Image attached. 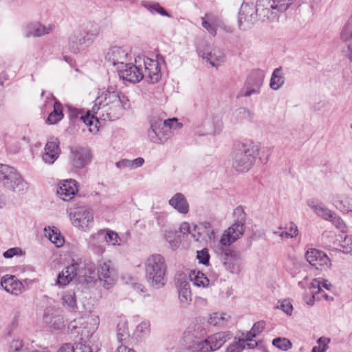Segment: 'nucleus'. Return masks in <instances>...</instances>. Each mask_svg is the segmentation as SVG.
<instances>
[{
	"instance_id": "ea45409f",
	"label": "nucleus",
	"mask_w": 352,
	"mask_h": 352,
	"mask_svg": "<svg viewBox=\"0 0 352 352\" xmlns=\"http://www.w3.org/2000/svg\"><path fill=\"white\" fill-rule=\"evenodd\" d=\"M281 67L276 68L274 70L270 86L273 90H278L284 84V78L280 74Z\"/></svg>"
},
{
	"instance_id": "4d7b16f0",
	"label": "nucleus",
	"mask_w": 352,
	"mask_h": 352,
	"mask_svg": "<svg viewBox=\"0 0 352 352\" xmlns=\"http://www.w3.org/2000/svg\"><path fill=\"white\" fill-rule=\"evenodd\" d=\"M265 327V322L263 320L258 321L253 325L250 332V336L252 338H254L258 333H261Z\"/></svg>"
},
{
	"instance_id": "393cba45",
	"label": "nucleus",
	"mask_w": 352,
	"mask_h": 352,
	"mask_svg": "<svg viewBox=\"0 0 352 352\" xmlns=\"http://www.w3.org/2000/svg\"><path fill=\"white\" fill-rule=\"evenodd\" d=\"M104 239L103 234V230L101 229L97 232L92 234L88 240L89 248L98 255H102L104 251Z\"/></svg>"
},
{
	"instance_id": "dca6fc26",
	"label": "nucleus",
	"mask_w": 352,
	"mask_h": 352,
	"mask_svg": "<svg viewBox=\"0 0 352 352\" xmlns=\"http://www.w3.org/2000/svg\"><path fill=\"white\" fill-rule=\"evenodd\" d=\"M265 78V72L256 69L252 72L245 83V91L243 94L244 97H249L252 94H258Z\"/></svg>"
},
{
	"instance_id": "a878e982",
	"label": "nucleus",
	"mask_w": 352,
	"mask_h": 352,
	"mask_svg": "<svg viewBox=\"0 0 352 352\" xmlns=\"http://www.w3.org/2000/svg\"><path fill=\"white\" fill-rule=\"evenodd\" d=\"M104 99L108 101L106 104H102V100L98 102L100 106L102 105V108H105L109 103L116 104L117 106L120 104L124 109H128L131 107L130 100L121 92L109 94V96H104Z\"/></svg>"
},
{
	"instance_id": "f3484780",
	"label": "nucleus",
	"mask_w": 352,
	"mask_h": 352,
	"mask_svg": "<svg viewBox=\"0 0 352 352\" xmlns=\"http://www.w3.org/2000/svg\"><path fill=\"white\" fill-rule=\"evenodd\" d=\"M199 55L214 67H218L225 61V54L218 47H208L203 50H199Z\"/></svg>"
},
{
	"instance_id": "bb28decb",
	"label": "nucleus",
	"mask_w": 352,
	"mask_h": 352,
	"mask_svg": "<svg viewBox=\"0 0 352 352\" xmlns=\"http://www.w3.org/2000/svg\"><path fill=\"white\" fill-rule=\"evenodd\" d=\"M232 335L229 331H221L207 338L210 351H214L221 347L226 342L230 340Z\"/></svg>"
},
{
	"instance_id": "864d4df0",
	"label": "nucleus",
	"mask_w": 352,
	"mask_h": 352,
	"mask_svg": "<svg viewBox=\"0 0 352 352\" xmlns=\"http://www.w3.org/2000/svg\"><path fill=\"white\" fill-rule=\"evenodd\" d=\"M149 324L147 322H142L139 324L135 329V334L138 338H142L148 333Z\"/></svg>"
},
{
	"instance_id": "e2e57ef3",
	"label": "nucleus",
	"mask_w": 352,
	"mask_h": 352,
	"mask_svg": "<svg viewBox=\"0 0 352 352\" xmlns=\"http://www.w3.org/2000/svg\"><path fill=\"white\" fill-rule=\"evenodd\" d=\"M154 217L158 225L164 227L166 223L167 214L164 212H155Z\"/></svg>"
},
{
	"instance_id": "c9c22d12",
	"label": "nucleus",
	"mask_w": 352,
	"mask_h": 352,
	"mask_svg": "<svg viewBox=\"0 0 352 352\" xmlns=\"http://www.w3.org/2000/svg\"><path fill=\"white\" fill-rule=\"evenodd\" d=\"M189 278L198 287H205L209 285V279L199 271L192 270L189 274Z\"/></svg>"
},
{
	"instance_id": "c756f323",
	"label": "nucleus",
	"mask_w": 352,
	"mask_h": 352,
	"mask_svg": "<svg viewBox=\"0 0 352 352\" xmlns=\"http://www.w3.org/2000/svg\"><path fill=\"white\" fill-rule=\"evenodd\" d=\"M274 234L279 236L282 239L296 237L298 234V227L291 222L283 227H279L277 230L273 232Z\"/></svg>"
},
{
	"instance_id": "72a5a7b5",
	"label": "nucleus",
	"mask_w": 352,
	"mask_h": 352,
	"mask_svg": "<svg viewBox=\"0 0 352 352\" xmlns=\"http://www.w3.org/2000/svg\"><path fill=\"white\" fill-rule=\"evenodd\" d=\"M45 236L54 243L56 247L59 248L63 245L65 243L64 237L61 235L60 232L57 228L49 227L44 229Z\"/></svg>"
},
{
	"instance_id": "cd10ccee",
	"label": "nucleus",
	"mask_w": 352,
	"mask_h": 352,
	"mask_svg": "<svg viewBox=\"0 0 352 352\" xmlns=\"http://www.w3.org/2000/svg\"><path fill=\"white\" fill-rule=\"evenodd\" d=\"M82 322H80L81 325L80 328L82 334H87V336L91 335L98 329L100 320L97 316L89 315L80 318Z\"/></svg>"
},
{
	"instance_id": "49530a36",
	"label": "nucleus",
	"mask_w": 352,
	"mask_h": 352,
	"mask_svg": "<svg viewBox=\"0 0 352 352\" xmlns=\"http://www.w3.org/2000/svg\"><path fill=\"white\" fill-rule=\"evenodd\" d=\"M272 344L283 351H287L292 346V344L290 340L286 338H274L272 341Z\"/></svg>"
},
{
	"instance_id": "69168bd1",
	"label": "nucleus",
	"mask_w": 352,
	"mask_h": 352,
	"mask_svg": "<svg viewBox=\"0 0 352 352\" xmlns=\"http://www.w3.org/2000/svg\"><path fill=\"white\" fill-rule=\"evenodd\" d=\"M278 308L280 309L287 315H291L293 310L292 305L287 300L283 301L280 305L278 306Z\"/></svg>"
},
{
	"instance_id": "774afa93",
	"label": "nucleus",
	"mask_w": 352,
	"mask_h": 352,
	"mask_svg": "<svg viewBox=\"0 0 352 352\" xmlns=\"http://www.w3.org/2000/svg\"><path fill=\"white\" fill-rule=\"evenodd\" d=\"M116 166L119 168H129L132 167V162L129 160H122L116 162Z\"/></svg>"
},
{
	"instance_id": "680f3d73",
	"label": "nucleus",
	"mask_w": 352,
	"mask_h": 352,
	"mask_svg": "<svg viewBox=\"0 0 352 352\" xmlns=\"http://www.w3.org/2000/svg\"><path fill=\"white\" fill-rule=\"evenodd\" d=\"M201 25L202 26L206 29L210 34L212 36H215L217 34V26L214 24L210 23V21H206L205 18H201Z\"/></svg>"
},
{
	"instance_id": "a18cd8bd",
	"label": "nucleus",
	"mask_w": 352,
	"mask_h": 352,
	"mask_svg": "<svg viewBox=\"0 0 352 352\" xmlns=\"http://www.w3.org/2000/svg\"><path fill=\"white\" fill-rule=\"evenodd\" d=\"M142 5L146 8L151 13L155 14L158 13L162 16L170 17V14L167 11L165 10L158 3H151L145 1L142 3Z\"/></svg>"
},
{
	"instance_id": "c85d7f7f",
	"label": "nucleus",
	"mask_w": 352,
	"mask_h": 352,
	"mask_svg": "<svg viewBox=\"0 0 352 352\" xmlns=\"http://www.w3.org/2000/svg\"><path fill=\"white\" fill-rule=\"evenodd\" d=\"M168 203L180 214H186L189 211V204L184 195L180 192L176 193Z\"/></svg>"
},
{
	"instance_id": "ddd939ff",
	"label": "nucleus",
	"mask_w": 352,
	"mask_h": 352,
	"mask_svg": "<svg viewBox=\"0 0 352 352\" xmlns=\"http://www.w3.org/2000/svg\"><path fill=\"white\" fill-rule=\"evenodd\" d=\"M69 117L71 120L80 118V119L87 125L91 133H96L98 131V124L100 123L98 118L94 115H91L89 111H87L85 114L82 109L67 106Z\"/></svg>"
},
{
	"instance_id": "4c0bfd02",
	"label": "nucleus",
	"mask_w": 352,
	"mask_h": 352,
	"mask_svg": "<svg viewBox=\"0 0 352 352\" xmlns=\"http://www.w3.org/2000/svg\"><path fill=\"white\" fill-rule=\"evenodd\" d=\"M335 206L343 212H352V199L347 197H338L334 201Z\"/></svg>"
},
{
	"instance_id": "338daca9",
	"label": "nucleus",
	"mask_w": 352,
	"mask_h": 352,
	"mask_svg": "<svg viewBox=\"0 0 352 352\" xmlns=\"http://www.w3.org/2000/svg\"><path fill=\"white\" fill-rule=\"evenodd\" d=\"M204 18L206 19V21H210V23H211L212 24H214L217 27H218L220 25L221 21L212 13H206Z\"/></svg>"
},
{
	"instance_id": "0eeeda50",
	"label": "nucleus",
	"mask_w": 352,
	"mask_h": 352,
	"mask_svg": "<svg viewBox=\"0 0 352 352\" xmlns=\"http://www.w3.org/2000/svg\"><path fill=\"white\" fill-rule=\"evenodd\" d=\"M206 334L205 329L201 324H195L193 329L189 327L184 333V341L186 344L188 352H208L209 347L207 338L204 340L201 338Z\"/></svg>"
},
{
	"instance_id": "a19ab883",
	"label": "nucleus",
	"mask_w": 352,
	"mask_h": 352,
	"mask_svg": "<svg viewBox=\"0 0 352 352\" xmlns=\"http://www.w3.org/2000/svg\"><path fill=\"white\" fill-rule=\"evenodd\" d=\"M58 352H92V350L89 346L86 344H77L74 346L70 344H65Z\"/></svg>"
},
{
	"instance_id": "c03bdc74",
	"label": "nucleus",
	"mask_w": 352,
	"mask_h": 352,
	"mask_svg": "<svg viewBox=\"0 0 352 352\" xmlns=\"http://www.w3.org/2000/svg\"><path fill=\"white\" fill-rule=\"evenodd\" d=\"M63 304L71 310L77 308L76 294L73 291H68L64 293L62 297Z\"/></svg>"
},
{
	"instance_id": "20e7f679",
	"label": "nucleus",
	"mask_w": 352,
	"mask_h": 352,
	"mask_svg": "<svg viewBox=\"0 0 352 352\" xmlns=\"http://www.w3.org/2000/svg\"><path fill=\"white\" fill-rule=\"evenodd\" d=\"M145 271L148 282L153 287L160 288L164 285L166 265L162 256L160 254L150 256L145 262Z\"/></svg>"
},
{
	"instance_id": "052dcab7",
	"label": "nucleus",
	"mask_w": 352,
	"mask_h": 352,
	"mask_svg": "<svg viewBox=\"0 0 352 352\" xmlns=\"http://www.w3.org/2000/svg\"><path fill=\"white\" fill-rule=\"evenodd\" d=\"M23 251L20 248H12L3 252L6 258H11L14 256L22 255Z\"/></svg>"
},
{
	"instance_id": "5701e85b",
	"label": "nucleus",
	"mask_w": 352,
	"mask_h": 352,
	"mask_svg": "<svg viewBox=\"0 0 352 352\" xmlns=\"http://www.w3.org/2000/svg\"><path fill=\"white\" fill-rule=\"evenodd\" d=\"M178 292V298L182 307H187L192 301V294L190 284L186 280L178 279L176 282Z\"/></svg>"
},
{
	"instance_id": "6ab92c4d",
	"label": "nucleus",
	"mask_w": 352,
	"mask_h": 352,
	"mask_svg": "<svg viewBox=\"0 0 352 352\" xmlns=\"http://www.w3.org/2000/svg\"><path fill=\"white\" fill-rule=\"evenodd\" d=\"M77 182L74 179H66L58 184L57 194L64 201L71 200L78 192Z\"/></svg>"
},
{
	"instance_id": "473e14b6",
	"label": "nucleus",
	"mask_w": 352,
	"mask_h": 352,
	"mask_svg": "<svg viewBox=\"0 0 352 352\" xmlns=\"http://www.w3.org/2000/svg\"><path fill=\"white\" fill-rule=\"evenodd\" d=\"M117 338L121 344H131L127 322L124 320L118 323Z\"/></svg>"
},
{
	"instance_id": "6e6d98bb",
	"label": "nucleus",
	"mask_w": 352,
	"mask_h": 352,
	"mask_svg": "<svg viewBox=\"0 0 352 352\" xmlns=\"http://www.w3.org/2000/svg\"><path fill=\"white\" fill-rule=\"evenodd\" d=\"M245 340H239L238 342L230 344L226 349V352H241L245 348Z\"/></svg>"
},
{
	"instance_id": "a211bd4d",
	"label": "nucleus",
	"mask_w": 352,
	"mask_h": 352,
	"mask_svg": "<svg viewBox=\"0 0 352 352\" xmlns=\"http://www.w3.org/2000/svg\"><path fill=\"white\" fill-rule=\"evenodd\" d=\"M58 138L50 137L45 144V151L42 155L43 160L49 164H52L59 157L60 148Z\"/></svg>"
},
{
	"instance_id": "f8f14e48",
	"label": "nucleus",
	"mask_w": 352,
	"mask_h": 352,
	"mask_svg": "<svg viewBox=\"0 0 352 352\" xmlns=\"http://www.w3.org/2000/svg\"><path fill=\"white\" fill-rule=\"evenodd\" d=\"M91 151L86 147H70L69 164L75 170H80L88 165L91 160Z\"/></svg>"
},
{
	"instance_id": "603ef678",
	"label": "nucleus",
	"mask_w": 352,
	"mask_h": 352,
	"mask_svg": "<svg viewBox=\"0 0 352 352\" xmlns=\"http://www.w3.org/2000/svg\"><path fill=\"white\" fill-rule=\"evenodd\" d=\"M162 124L166 128H169L170 131L172 132V130H175L177 129H180L182 127V124L178 122V120L177 118L168 119L166 120H162Z\"/></svg>"
},
{
	"instance_id": "7ed1b4c3",
	"label": "nucleus",
	"mask_w": 352,
	"mask_h": 352,
	"mask_svg": "<svg viewBox=\"0 0 352 352\" xmlns=\"http://www.w3.org/2000/svg\"><path fill=\"white\" fill-rule=\"evenodd\" d=\"M133 83L146 78L151 83L157 82L161 78L159 63L144 55L137 56L133 62Z\"/></svg>"
},
{
	"instance_id": "3c124183",
	"label": "nucleus",
	"mask_w": 352,
	"mask_h": 352,
	"mask_svg": "<svg viewBox=\"0 0 352 352\" xmlns=\"http://www.w3.org/2000/svg\"><path fill=\"white\" fill-rule=\"evenodd\" d=\"M332 223L341 232H346V226L344 223L343 220L338 217L335 212H333L331 219H329Z\"/></svg>"
},
{
	"instance_id": "4468645a",
	"label": "nucleus",
	"mask_w": 352,
	"mask_h": 352,
	"mask_svg": "<svg viewBox=\"0 0 352 352\" xmlns=\"http://www.w3.org/2000/svg\"><path fill=\"white\" fill-rule=\"evenodd\" d=\"M98 276L104 287L109 289L113 285L116 274L111 261L100 262L98 267Z\"/></svg>"
},
{
	"instance_id": "37998d69",
	"label": "nucleus",
	"mask_w": 352,
	"mask_h": 352,
	"mask_svg": "<svg viewBox=\"0 0 352 352\" xmlns=\"http://www.w3.org/2000/svg\"><path fill=\"white\" fill-rule=\"evenodd\" d=\"M276 8L283 13L289 9H294L298 3V0H273Z\"/></svg>"
},
{
	"instance_id": "5fc2aeb1",
	"label": "nucleus",
	"mask_w": 352,
	"mask_h": 352,
	"mask_svg": "<svg viewBox=\"0 0 352 352\" xmlns=\"http://www.w3.org/2000/svg\"><path fill=\"white\" fill-rule=\"evenodd\" d=\"M197 258L199 263L204 265H208L210 259L208 250L207 248H204L201 250L197 251Z\"/></svg>"
},
{
	"instance_id": "bf43d9fd",
	"label": "nucleus",
	"mask_w": 352,
	"mask_h": 352,
	"mask_svg": "<svg viewBox=\"0 0 352 352\" xmlns=\"http://www.w3.org/2000/svg\"><path fill=\"white\" fill-rule=\"evenodd\" d=\"M12 352H24L28 349V347L25 346L22 341L19 340H13L10 346Z\"/></svg>"
},
{
	"instance_id": "0e129e2a",
	"label": "nucleus",
	"mask_w": 352,
	"mask_h": 352,
	"mask_svg": "<svg viewBox=\"0 0 352 352\" xmlns=\"http://www.w3.org/2000/svg\"><path fill=\"white\" fill-rule=\"evenodd\" d=\"M133 292L142 297L148 296L144 286L140 283H133Z\"/></svg>"
},
{
	"instance_id": "7c9ffc66",
	"label": "nucleus",
	"mask_w": 352,
	"mask_h": 352,
	"mask_svg": "<svg viewBox=\"0 0 352 352\" xmlns=\"http://www.w3.org/2000/svg\"><path fill=\"white\" fill-rule=\"evenodd\" d=\"M194 230L197 232V236L192 233V236L195 241H199L201 234H206L210 239L214 238V231L209 222L204 221L194 227Z\"/></svg>"
},
{
	"instance_id": "aec40b11",
	"label": "nucleus",
	"mask_w": 352,
	"mask_h": 352,
	"mask_svg": "<svg viewBox=\"0 0 352 352\" xmlns=\"http://www.w3.org/2000/svg\"><path fill=\"white\" fill-rule=\"evenodd\" d=\"M79 270L80 264L73 261L71 265L59 273L56 284L60 287L67 285L78 274Z\"/></svg>"
},
{
	"instance_id": "6e6552de",
	"label": "nucleus",
	"mask_w": 352,
	"mask_h": 352,
	"mask_svg": "<svg viewBox=\"0 0 352 352\" xmlns=\"http://www.w3.org/2000/svg\"><path fill=\"white\" fill-rule=\"evenodd\" d=\"M151 126L148 130V137L150 140L156 144L165 143L172 135L169 128H166L162 124V120L158 117H153L151 120Z\"/></svg>"
},
{
	"instance_id": "b1692460",
	"label": "nucleus",
	"mask_w": 352,
	"mask_h": 352,
	"mask_svg": "<svg viewBox=\"0 0 352 352\" xmlns=\"http://www.w3.org/2000/svg\"><path fill=\"white\" fill-rule=\"evenodd\" d=\"M1 285L7 292L16 296L20 294L23 289L22 283L16 280L14 276L6 275L3 276Z\"/></svg>"
},
{
	"instance_id": "423d86ee",
	"label": "nucleus",
	"mask_w": 352,
	"mask_h": 352,
	"mask_svg": "<svg viewBox=\"0 0 352 352\" xmlns=\"http://www.w3.org/2000/svg\"><path fill=\"white\" fill-rule=\"evenodd\" d=\"M0 183L3 187L20 194L25 193L29 188L28 184L18 170L8 164H0Z\"/></svg>"
},
{
	"instance_id": "09e8293b",
	"label": "nucleus",
	"mask_w": 352,
	"mask_h": 352,
	"mask_svg": "<svg viewBox=\"0 0 352 352\" xmlns=\"http://www.w3.org/2000/svg\"><path fill=\"white\" fill-rule=\"evenodd\" d=\"M330 341V338L326 337H320L317 340L318 346H315L313 347L311 352H325L328 348V344Z\"/></svg>"
},
{
	"instance_id": "9d476101",
	"label": "nucleus",
	"mask_w": 352,
	"mask_h": 352,
	"mask_svg": "<svg viewBox=\"0 0 352 352\" xmlns=\"http://www.w3.org/2000/svg\"><path fill=\"white\" fill-rule=\"evenodd\" d=\"M260 21L255 5L252 3H242L239 13L238 24L240 29L245 30Z\"/></svg>"
},
{
	"instance_id": "8fccbe9b",
	"label": "nucleus",
	"mask_w": 352,
	"mask_h": 352,
	"mask_svg": "<svg viewBox=\"0 0 352 352\" xmlns=\"http://www.w3.org/2000/svg\"><path fill=\"white\" fill-rule=\"evenodd\" d=\"M340 38L344 42H349L352 40V25L347 21L340 33Z\"/></svg>"
},
{
	"instance_id": "f257e3e1",
	"label": "nucleus",
	"mask_w": 352,
	"mask_h": 352,
	"mask_svg": "<svg viewBox=\"0 0 352 352\" xmlns=\"http://www.w3.org/2000/svg\"><path fill=\"white\" fill-rule=\"evenodd\" d=\"M234 216L236 217L234 223L224 231L213 248L225 269L232 274H238L243 267L242 256L240 252L229 247L243 236L246 215L242 207L239 206L234 209Z\"/></svg>"
},
{
	"instance_id": "58836bf2",
	"label": "nucleus",
	"mask_w": 352,
	"mask_h": 352,
	"mask_svg": "<svg viewBox=\"0 0 352 352\" xmlns=\"http://www.w3.org/2000/svg\"><path fill=\"white\" fill-rule=\"evenodd\" d=\"M104 242L108 245H120L121 239L119 237L117 232L109 230L108 228L102 229Z\"/></svg>"
},
{
	"instance_id": "e433bc0d",
	"label": "nucleus",
	"mask_w": 352,
	"mask_h": 352,
	"mask_svg": "<svg viewBox=\"0 0 352 352\" xmlns=\"http://www.w3.org/2000/svg\"><path fill=\"white\" fill-rule=\"evenodd\" d=\"M118 73L120 79L124 82H132V63H124L117 67Z\"/></svg>"
},
{
	"instance_id": "39448f33",
	"label": "nucleus",
	"mask_w": 352,
	"mask_h": 352,
	"mask_svg": "<svg viewBox=\"0 0 352 352\" xmlns=\"http://www.w3.org/2000/svg\"><path fill=\"white\" fill-rule=\"evenodd\" d=\"M100 34V28L92 25L89 29H79L73 32L69 37L68 47L69 50L78 54L85 51Z\"/></svg>"
},
{
	"instance_id": "79ce46f5",
	"label": "nucleus",
	"mask_w": 352,
	"mask_h": 352,
	"mask_svg": "<svg viewBox=\"0 0 352 352\" xmlns=\"http://www.w3.org/2000/svg\"><path fill=\"white\" fill-rule=\"evenodd\" d=\"M230 318V316L225 313L216 312L210 316L208 322L214 326H223Z\"/></svg>"
},
{
	"instance_id": "9b49d317",
	"label": "nucleus",
	"mask_w": 352,
	"mask_h": 352,
	"mask_svg": "<svg viewBox=\"0 0 352 352\" xmlns=\"http://www.w3.org/2000/svg\"><path fill=\"white\" fill-rule=\"evenodd\" d=\"M255 6L261 22H273L278 19L280 13L273 0H257Z\"/></svg>"
},
{
	"instance_id": "f704fd0d",
	"label": "nucleus",
	"mask_w": 352,
	"mask_h": 352,
	"mask_svg": "<svg viewBox=\"0 0 352 352\" xmlns=\"http://www.w3.org/2000/svg\"><path fill=\"white\" fill-rule=\"evenodd\" d=\"M63 118V107L60 102L56 101L54 104V110L48 116L46 122L49 124H54Z\"/></svg>"
},
{
	"instance_id": "2f4dec72",
	"label": "nucleus",
	"mask_w": 352,
	"mask_h": 352,
	"mask_svg": "<svg viewBox=\"0 0 352 352\" xmlns=\"http://www.w3.org/2000/svg\"><path fill=\"white\" fill-rule=\"evenodd\" d=\"M307 205L316 212L317 215L321 217L324 219L329 220L332 217L333 212L329 210L322 203H316L314 200H309Z\"/></svg>"
},
{
	"instance_id": "1a4fd4ad",
	"label": "nucleus",
	"mask_w": 352,
	"mask_h": 352,
	"mask_svg": "<svg viewBox=\"0 0 352 352\" xmlns=\"http://www.w3.org/2000/svg\"><path fill=\"white\" fill-rule=\"evenodd\" d=\"M72 224L84 231L89 230L94 226V214L91 209L87 207L76 208L69 213Z\"/></svg>"
},
{
	"instance_id": "13d9d810",
	"label": "nucleus",
	"mask_w": 352,
	"mask_h": 352,
	"mask_svg": "<svg viewBox=\"0 0 352 352\" xmlns=\"http://www.w3.org/2000/svg\"><path fill=\"white\" fill-rule=\"evenodd\" d=\"M261 155L259 160L263 164H266L268 162L269 157L272 153V148L270 146H263L260 148Z\"/></svg>"
},
{
	"instance_id": "de8ad7c7",
	"label": "nucleus",
	"mask_w": 352,
	"mask_h": 352,
	"mask_svg": "<svg viewBox=\"0 0 352 352\" xmlns=\"http://www.w3.org/2000/svg\"><path fill=\"white\" fill-rule=\"evenodd\" d=\"M311 294H312V298L314 299H317V300H320V294L321 293V280L320 278H315L311 283Z\"/></svg>"
},
{
	"instance_id": "2eb2a0df",
	"label": "nucleus",
	"mask_w": 352,
	"mask_h": 352,
	"mask_svg": "<svg viewBox=\"0 0 352 352\" xmlns=\"http://www.w3.org/2000/svg\"><path fill=\"white\" fill-rule=\"evenodd\" d=\"M306 260L317 270H327L331 265V260L327 255L316 249H310L305 254Z\"/></svg>"
},
{
	"instance_id": "f03ea898",
	"label": "nucleus",
	"mask_w": 352,
	"mask_h": 352,
	"mask_svg": "<svg viewBox=\"0 0 352 352\" xmlns=\"http://www.w3.org/2000/svg\"><path fill=\"white\" fill-rule=\"evenodd\" d=\"M260 148V144L251 141L239 144L234 154L233 168L240 172L249 170L254 164Z\"/></svg>"
},
{
	"instance_id": "412c9836",
	"label": "nucleus",
	"mask_w": 352,
	"mask_h": 352,
	"mask_svg": "<svg viewBox=\"0 0 352 352\" xmlns=\"http://www.w3.org/2000/svg\"><path fill=\"white\" fill-rule=\"evenodd\" d=\"M129 54L120 47L113 46L110 47L105 55V60L112 65L120 66L128 60Z\"/></svg>"
},
{
	"instance_id": "4be33fe9",
	"label": "nucleus",
	"mask_w": 352,
	"mask_h": 352,
	"mask_svg": "<svg viewBox=\"0 0 352 352\" xmlns=\"http://www.w3.org/2000/svg\"><path fill=\"white\" fill-rule=\"evenodd\" d=\"M52 28L50 25L46 27L39 22H30L23 27V34L25 37H40L48 34Z\"/></svg>"
}]
</instances>
